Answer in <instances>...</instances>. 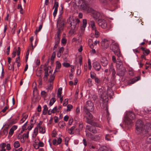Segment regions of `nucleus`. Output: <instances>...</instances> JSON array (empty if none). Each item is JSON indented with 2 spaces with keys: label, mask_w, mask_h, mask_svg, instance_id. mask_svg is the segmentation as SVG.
Here are the masks:
<instances>
[{
  "label": "nucleus",
  "mask_w": 151,
  "mask_h": 151,
  "mask_svg": "<svg viewBox=\"0 0 151 151\" xmlns=\"http://www.w3.org/2000/svg\"><path fill=\"white\" fill-rule=\"evenodd\" d=\"M123 149L125 150H129V144L126 142H124L123 143H122L121 145Z\"/></svg>",
  "instance_id": "16"
},
{
  "label": "nucleus",
  "mask_w": 151,
  "mask_h": 151,
  "mask_svg": "<svg viewBox=\"0 0 151 151\" xmlns=\"http://www.w3.org/2000/svg\"><path fill=\"white\" fill-rule=\"evenodd\" d=\"M42 24H43V23H42L39 26V27L38 30H37V29H36V30L35 32V34L36 35V36H37V33L38 32H39V31H40V30H41V29H42Z\"/></svg>",
  "instance_id": "26"
},
{
  "label": "nucleus",
  "mask_w": 151,
  "mask_h": 151,
  "mask_svg": "<svg viewBox=\"0 0 151 151\" xmlns=\"http://www.w3.org/2000/svg\"><path fill=\"white\" fill-rule=\"evenodd\" d=\"M58 2H57L56 0H55L53 9L54 7H55V9H58Z\"/></svg>",
  "instance_id": "43"
},
{
  "label": "nucleus",
  "mask_w": 151,
  "mask_h": 151,
  "mask_svg": "<svg viewBox=\"0 0 151 151\" xmlns=\"http://www.w3.org/2000/svg\"><path fill=\"white\" fill-rule=\"evenodd\" d=\"M99 26H101L102 28L105 29L107 26L106 22L105 20L103 19H99L96 22Z\"/></svg>",
  "instance_id": "8"
},
{
  "label": "nucleus",
  "mask_w": 151,
  "mask_h": 151,
  "mask_svg": "<svg viewBox=\"0 0 151 151\" xmlns=\"http://www.w3.org/2000/svg\"><path fill=\"white\" fill-rule=\"evenodd\" d=\"M14 146L15 148H17L19 147L20 144L18 141L15 142L14 144Z\"/></svg>",
  "instance_id": "31"
},
{
  "label": "nucleus",
  "mask_w": 151,
  "mask_h": 151,
  "mask_svg": "<svg viewBox=\"0 0 151 151\" xmlns=\"http://www.w3.org/2000/svg\"><path fill=\"white\" fill-rule=\"evenodd\" d=\"M146 142L148 144H151V135L148 136L146 139Z\"/></svg>",
  "instance_id": "24"
},
{
  "label": "nucleus",
  "mask_w": 151,
  "mask_h": 151,
  "mask_svg": "<svg viewBox=\"0 0 151 151\" xmlns=\"http://www.w3.org/2000/svg\"><path fill=\"white\" fill-rule=\"evenodd\" d=\"M135 126L136 132L137 134H139L140 133L141 129L143 128L144 124L141 120H139L137 121Z\"/></svg>",
  "instance_id": "6"
},
{
  "label": "nucleus",
  "mask_w": 151,
  "mask_h": 151,
  "mask_svg": "<svg viewBox=\"0 0 151 151\" xmlns=\"http://www.w3.org/2000/svg\"><path fill=\"white\" fill-rule=\"evenodd\" d=\"M96 126L87 125L86 126V129L89 131L93 133L96 134L97 131L96 129Z\"/></svg>",
  "instance_id": "9"
},
{
  "label": "nucleus",
  "mask_w": 151,
  "mask_h": 151,
  "mask_svg": "<svg viewBox=\"0 0 151 151\" xmlns=\"http://www.w3.org/2000/svg\"><path fill=\"white\" fill-rule=\"evenodd\" d=\"M67 111H70L71 109L73 108V106L71 104H68L67 106Z\"/></svg>",
  "instance_id": "40"
},
{
  "label": "nucleus",
  "mask_w": 151,
  "mask_h": 151,
  "mask_svg": "<svg viewBox=\"0 0 151 151\" xmlns=\"http://www.w3.org/2000/svg\"><path fill=\"white\" fill-rule=\"evenodd\" d=\"M28 137L29 135H27V134H23L22 137H21V139L22 140V139L23 141V142H24L25 141V140L24 139V137H26L27 139H28Z\"/></svg>",
  "instance_id": "36"
},
{
  "label": "nucleus",
  "mask_w": 151,
  "mask_h": 151,
  "mask_svg": "<svg viewBox=\"0 0 151 151\" xmlns=\"http://www.w3.org/2000/svg\"><path fill=\"white\" fill-rule=\"evenodd\" d=\"M90 138L91 139L94 141H96L97 140V139H96L95 137H94V135L92 134V136H91L90 137Z\"/></svg>",
  "instance_id": "52"
},
{
  "label": "nucleus",
  "mask_w": 151,
  "mask_h": 151,
  "mask_svg": "<svg viewBox=\"0 0 151 151\" xmlns=\"http://www.w3.org/2000/svg\"><path fill=\"white\" fill-rule=\"evenodd\" d=\"M42 70H38L37 73V76L40 77L42 74Z\"/></svg>",
  "instance_id": "51"
},
{
  "label": "nucleus",
  "mask_w": 151,
  "mask_h": 151,
  "mask_svg": "<svg viewBox=\"0 0 151 151\" xmlns=\"http://www.w3.org/2000/svg\"><path fill=\"white\" fill-rule=\"evenodd\" d=\"M101 44L103 49H106L109 47V41L106 39H104L101 42Z\"/></svg>",
  "instance_id": "10"
},
{
  "label": "nucleus",
  "mask_w": 151,
  "mask_h": 151,
  "mask_svg": "<svg viewBox=\"0 0 151 151\" xmlns=\"http://www.w3.org/2000/svg\"><path fill=\"white\" fill-rule=\"evenodd\" d=\"M64 22H61L57 23V26L58 27L59 25V27L58 30L60 29V31L61 32V30H63L64 26Z\"/></svg>",
  "instance_id": "19"
},
{
  "label": "nucleus",
  "mask_w": 151,
  "mask_h": 151,
  "mask_svg": "<svg viewBox=\"0 0 151 151\" xmlns=\"http://www.w3.org/2000/svg\"><path fill=\"white\" fill-rule=\"evenodd\" d=\"M6 146V144L4 143H3L0 145V147L2 148H4Z\"/></svg>",
  "instance_id": "56"
},
{
  "label": "nucleus",
  "mask_w": 151,
  "mask_h": 151,
  "mask_svg": "<svg viewBox=\"0 0 151 151\" xmlns=\"http://www.w3.org/2000/svg\"><path fill=\"white\" fill-rule=\"evenodd\" d=\"M22 118L21 120V121H22V123L27 118L28 115H27L25 114H23L22 116Z\"/></svg>",
  "instance_id": "28"
},
{
  "label": "nucleus",
  "mask_w": 151,
  "mask_h": 151,
  "mask_svg": "<svg viewBox=\"0 0 151 151\" xmlns=\"http://www.w3.org/2000/svg\"><path fill=\"white\" fill-rule=\"evenodd\" d=\"M87 24V21L86 19H84L83 21V25L82 27L84 29L86 26V25Z\"/></svg>",
  "instance_id": "33"
},
{
  "label": "nucleus",
  "mask_w": 151,
  "mask_h": 151,
  "mask_svg": "<svg viewBox=\"0 0 151 151\" xmlns=\"http://www.w3.org/2000/svg\"><path fill=\"white\" fill-rule=\"evenodd\" d=\"M55 78V76L53 74L51 75L50 76V78L49 79V82L50 83L52 82Z\"/></svg>",
  "instance_id": "45"
},
{
  "label": "nucleus",
  "mask_w": 151,
  "mask_h": 151,
  "mask_svg": "<svg viewBox=\"0 0 151 151\" xmlns=\"http://www.w3.org/2000/svg\"><path fill=\"white\" fill-rule=\"evenodd\" d=\"M112 63H111L109 67V71L110 73H112V76H113V78L114 79H115L116 78L115 74L116 73L114 69H113L112 68Z\"/></svg>",
  "instance_id": "17"
},
{
  "label": "nucleus",
  "mask_w": 151,
  "mask_h": 151,
  "mask_svg": "<svg viewBox=\"0 0 151 151\" xmlns=\"http://www.w3.org/2000/svg\"><path fill=\"white\" fill-rule=\"evenodd\" d=\"M57 106L55 107L51 111V112L52 113H55L57 110Z\"/></svg>",
  "instance_id": "57"
},
{
  "label": "nucleus",
  "mask_w": 151,
  "mask_h": 151,
  "mask_svg": "<svg viewBox=\"0 0 151 151\" xmlns=\"http://www.w3.org/2000/svg\"><path fill=\"white\" fill-rule=\"evenodd\" d=\"M70 24L71 25V26H73L74 28H75L76 27V22H71L70 23Z\"/></svg>",
  "instance_id": "61"
},
{
  "label": "nucleus",
  "mask_w": 151,
  "mask_h": 151,
  "mask_svg": "<svg viewBox=\"0 0 151 151\" xmlns=\"http://www.w3.org/2000/svg\"><path fill=\"white\" fill-rule=\"evenodd\" d=\"M88 83L89 85V86L92 85V80L91 78H88Z\"/></svg>",
  "instance_id": "48"
},
{
  "label": "nucleus",
  "mask_w": 151,
  "mask_h": 151,
  "mask_svg": "<svg viewBox=\"0 0 151 151\" xmlns=\"http://www.w3.org/2000/svg\"><path fill=\"white\" fill-rule=\"evenodd\" d=\"M61 33L60 29L58 30L56 35L55 36V42L60 43V36Z\"/></svg>",
  "instance_id": "13"
},
{
  "label": "nucleus",
  "mask_w": 151,
  "mask_h": 151,
  "mask_svg": "<svg viewBox=\"0 0 151 151\" xmlns=\"http://www.w3.org/2000/svg\"><path fill=\"white\" fill-rule=\"evenodd\" d=\"M22 147H20L17 150L16 149H14L13 150V151H22Z\"/></svg>",
  "instance_id": "64"
},
{
  "label": "nucleus",
  "mask_w": 151,
  "mask_h": 151,
  "mask_svg": "<svg viewBox=\"0 0 151 151\" xmlns=\"http://www.w3.org/2000/svg\"><path fill=\"white\" fill-rule=\"evenodd\" d=\"M56 69L57 68L59 69L60 68L61 66V64L60 63L59 61H57L56 62Z\"/></svg>",
  "instance_id": "42"
},
{
  "label": "nucleus",
  "mask_w": 151,
  "mask_h": 151,
  "mask_svg": "<svg viewBox=\"0 0 151 151\" xmlns=\"http://www.w3.org/2000/svg\"><path fill=\"white\" fill-rule=\"evenodd\" d=\"M137 79L134 78L130 82V83L132 84L134 83H135L136 81H138L140 79V77L139 76H138L137 77Z\"/></svg>",
  "instance_id": "25"
},
{
  "label": "nucleus",
  "mask_w": 151,
  "mask_h": 151,
  "mask_svg": "<svg viewBox=\"0 0 151 151\" xmlns=\"http://www.w3.org/2000/svg\"><path fill=\"white\" fill-rule=\"evenodd\" d=\"M150 51L149 50L147 49L145 50L144 52H143V53L144 54L145 53H146V55H148L150 53Z\"/></svg>",
  "instance_id": "54"
},
{
  "label": "nucleus",
  "mask_w": 151,
  "mask_h": 151,
  "mask_svg": "<svg viewBox=\"0 0 151 151\" xmlns=\"http://www.w3.org/2000/svg\"><path fill=\"white\" fill-rule=\"evenodd\" d=\"M94 80H95V83H97L98 84H100L101 83V81L97 77H96L94 79Z\"/></svg>",
  "instance_id": "44"
},
{
  "label": "nucleus",
  "mask_w": 151,
  "mask_h": 151,
  "mask_svg": "<svg viewBox=\"0 0 151 151\" xmlns=\"http://www.w3.org/2000/svg\"><path fill=\"white\" fill-rule=\"evenodd\" d=\"M49 76L48 74H45L43 78L44 81H46L48 78V76Z\"/></svg>",
  "instance_id": "55"
},
{
  "label": "nucleus",
  "mask_w": 151,
  "mask_h": 151,
  "mask_svg": "<svg viewBox=\"0 0 151 151\" xmlns=\"http://www.w3.org/2000/svg\"><path fill=\"white\" fill-rule=\"evenodd\" d=\"M124 67H123V65L121 61L119 62V63H116V68H117V70L119 69H121V68Z\"/></svg>",
  "instance_id": "22"
},
{
  "label": "nucleus",
  "mask_w": 151,
  "mask_h": 151,
  "mask_svg": "<svg viewBox=\"0 0 151 151\" xmlns=\"http://www.w3.org/2000/svg\"><path fill=\"white\" fill-rule=\"evenodd\" d=\"M86 132V136L87 137H89L92 136V134L89 132H87L86 131H85Z\"/></svg>",
  "instance_id": "50"
},
{
  "label": "nucleus",
  "mask_w": 151,
  "mask_h": 151,
  "mask_svg": "<svg viewBox=\"0 0 151 151\" xmlns=\"http://www.w3.org/2000/svg\"><path fill=\"white\" fill-rule=\"evenodd\" d=\"M56 100L55 98H52L50 100L49 105L50 106H51L55 102Z\"/></svg>",
  "instance_id": "30"
},
{
  "label": "nucleus",
  "mask_w": 151,
  "mask_h": 151,
  "mask_svg": "<svg viewBox=\"0 0 151 151\" xmlns=\"http://www.w3.org/2000/svg\"><path fill=\"white\" fill-rule=\"evenodd\" d=\"M43 109L42 111V114L44 115H46L47 113V111L48 110V108L47 106L45 105L44 106Z\"/></svg>",
  "instance_id": "23"
},
{
  "label": "nucleus",
  "mask_w": 151,
  "mask_h": 151,
  "mask_svg": "<svg viewBox=\"0 0 151 151\" xmlns=\"http://www.w3.org/2000/svg\"><path fill=\"white\" fill-rule=\"evenodd\" d=\"M126 71V69L125 68V67L122 68L121 69H119L117 70V75L121 76H124Z\"/></svg>",
  "instance_id": "12"
},
{
  "label": "nucleus",
  "mask_w": 151,
  "mask_h": 151,
  "mask_svg": "<svg viewBox=\"0 0 151 151\" xmlns=\"http://www.w3.org/2000/svg\"><path fill=\"white\" fill-rule=\"evenodd\" d=\"M110 49L112 50L118 57H119L121 55L120 51L118 45L117 43H115L112 44L110 45Z\"/></svg>",
  "instance_id": "5"
},
{
  "label": "nucleus",
  "mask_w": 151,
  "mask_h": 151,
  "mask_svg": "<svg viewBox=\"0 0 151 151\" xmlns=\"http://www.w3.org/2000/svg\"><path fill=\"white\" fill-rule=\"evenodd\" d=\"M3 132L4 135H7L8 133L7 129H4L3 131Z\"/></svg>",
  "instance_id": "62"
},
{
  "label": "nucleus",
  "mask_w": 151,
  "mask_h": 151,
  "mask_svg": "<svg viewBox=\"0 0 151 151\" xmlns=\"http://www.w3.org/2000/svg\"><path fill=\"white\" fill-rule=\"evenodd\" d=\"M68 100L67 99H65L64 100V102L63 104V105L64 106H66L68 104Z\"/></svg>",
  "instance_id": "49"
},
{
  "label": "nucleus",
  "mask_w": 151,
  "mask_h": 151,
  "mask_svg": "<svg viewBox=\"0 0 151 151\" xmlns=\"http://www.w3.org/2000/svg\"><path fill=\"white\" fill-rule=\"evenodd\" d=\"M113 0H99V1L100 2L104 4H106L107 3V2L109 1H112Z\"/></svg>",
  "instance_id": "41"
},
{
  "label": "nucleus",
  "mask_w": 151,
  "mask_h": 151,
  "mask_svg": "<svg viewBox=\"0 0 151 151\" xmlns=\"http://www.w3.org/2000/svg\"><path fill=\"white\" fill-rule=\"evenodd\" d=\"M35 84V87L34 88V90H33V97L34 98L35 97V92H36L37 94V93H38V92L37 91V89L36 87L37 84H36V82H34L33 83V84Z\"/></svg>",
  "instance_id": "21"
},
{
  "label": "nucleus",
  "mask_w": 151,
  "mask_h": 151,
  "mask_svg": "<svg viewBox=\"0 0 151 151\" xmlns=\"http://www.w3.org/2000/svg\"><path fill=\"white\" fill-rule=\"evenodd\" d=\"M89 23L91 25L92 29L93 30H94V31L95 30H97L95 26V22L93 21H91Z\"/></svg>",
  "instance_id": "20"
},
{
  "label": "nucleus",
  "mask_w": 151,
  "mask_h": 151,
  "mask_svg": "<svg viewBox=\"0 0 151 151\" xmlns=\"http://www.w3.org/2000/svg\"><path fill=\"white\" fill-rule=\"evenodd\" d=\"M20 57L19 56H18V57L16 58L15 60V62L17 63H20Z\"/></svg>",
  "instance_id": "60"
},
{
  "label": "nucleus",
  "mask_w": 151,
  "mask_h": 151,
  "mask_svg": "<svg viewBox=\"0 0 151 151\" xmlns=\"http://www.w3.org/2000/svg\"><path fill=\"white\" fill-rule=\"evenodd\" d=\"M14 130L12 129L11 128L10 129L9 132V135H12L14 133Z\"/></svg>",
  "instance_id": "59"
},
{
  "label": "nucleus",
  "mask_w": 151,
  "mask_h": 151,
  "mask_svg": "<svg viewBox=\"0 0 151 151\" xmlns=\"http://www.w3.org/2000/svg\"><path fill=\"white\" fill-rule=\"evenodd\" d=\"M62 65L65 67H68L70 66V65L68 63H63L62 64Z\"/></svg>",
  "instance_id": "47"
},
{
  "label": "nucleus",
  "mask_w": 151,
  "mask_h": 151,
  "mask_svg": "<svg viewBox=\"0 0 151 151\" xmlns=\"http://www.w3.org/2000/svg\"><path fill=\"white\" fill-rule=\"evenodd\" d=\"M75 128V126H73L71 127V128L69 129V131H70L69 132V133L70 134H73L74 133L73 132V131Z\"/></svg>",
  "instance_id": "38"
},
{
  "label": "nucleus",
  "mask_w": 151,
  "mask_h": 151,
  "mask_svg": "<svg viewBox=\"0 0 151 151\" xmlns=\"http://www.w3.org/2000/svg\"><path fill=\"white\" fill-rule=\"evenodd\" d=\"M39 128V131L40 133L42 134L44 133L45 132V127H40Z\"/></svg>",
  "instance_id": "39"
},
{
  "label": "nucleus",
  "mask_w": 151,
  "mask_h": 151,
  "mask_svg": "<svg viewBox=\"0 0 151 151\" xmlns=\"http://www.w3.org/2000/svg\"><path fill=\"white\" fill-rule=\"evenodd\" d=\"M17 122V119H12L9 122V124L10 125H12L14 124H15Z\"/></svg>",
  "instance_id": "35"
},
{
  "label": "nucleus",
  "mask_w": 151,
  "mask_h": 151,
  "mask_svg": "<svg viewBox=\"0 0 151 151\" xmlns=\"http://www.w3.org/2000/svg\"><path fill=\"white\" fill-rule=\"evenodd\" d=\"M62 88H60L58 90V93H57V96L58 97H59V96H61L62 93L61 91Z\"/></svg>",
  "instance_id": "37"
},
{
  "label": "nucleus",
  "mask_w": 151,
  "mask_h": 151,
  "mask_svg": "<svg viewBox=\"0 0 151 151\" xmlns=\"http://www.w3.org/2000/svg\"><path fill=\"white\" fill-rule=\"evenodd\" d=\"M64 22V20L62 19L61 14L59 15V17L57 22V23L61 22Z\"/></svg>",
  "instance_id": "27"
},
{
  "label": "nucleus",
  "mask_w": 151,
  "mask_h": 151,
  "mask_svg": "<svg viewBox=\"0 0 151 151\" xmlns=\"http://www.w3.org/2000/svg\"><path fill=\"white\" fill-rule=\"evenodd\" d=\"M90 12L93 14V17L96 22H97V21H98L99 19H101L100 18L101 16L99 13L94 11L92 8H90Z\"/></svg>",
  "instance_id": "7"
},
{
  "label": "nucleus",
  "mask_w": 151,
  "mask_h": 151,
  "mask_svg": "<svg viewBox=\"0 0 151 151\" xmlns=\"http://www.w3.org/2000/svg\"><path fill=\"white\" fill-rule=\"evenodd\" d=\"M17 55L18 56H19V55L20 53V47H18L17 48Z\"/></svg>",
  "instance_id": "58"
},
{
  "label": "nucleus",
  "mask_w": 151,
  "mask_h": 151,
  "mask_svg": "<svg viewBox=\"0 0 151 151\" xmlns=\"http://www.w3.org/2000/svg\"><path fill=\"white\" fill-rule=\"evenodd\" d=\"M86 122L91 124V125L93 126H96L97 127H99V125L96 122H93V121L91 120L89 118H86Z\"/></svg>",
  "instance_id": "15"
},
{
  "label": "nucleus",
  "mask_w": 151,
  "mask_h": 151,
  "mask_svg": "<svg viewBox=\"0 0 151 151\" xmlns=\"http://www.w3.org/2000/svg\"><path fill=\"white\" fill-rule=\"evenodd\" d=\"M135 118V115L133 112L132 111L127 112L124 120L125 124L127 125H131L132 123V120Z\"/></svg>",
  "instance_id": "3"
},
{
  "label": "nucleus",
  "mask_w": 151,
  "mask_h": 151,
  "mask_svg": "<svg viewBox=\"0 0 151 151\" xmlns=\"http://www.w3.org/2000/svg\"><path fill=\"white\" fill-rule=\"evenodd\" d=\"M65 125V123L63 121H60L58 123V126L60 128H62Z\"/></svg>",
  "instance_id": "29"
},
{
  "label": "nucleus",
  "mask_w": 151,
  "mask_h": 151,
  "mask_svg": "<svg viewBox=\"0 0 151 151\" xmlns=\"http://www.w3.org/2000/svg\"><path fill=\"white\" fill-rule=\"evenodd\" d=\"M38 128L37 127L35 128L34 131V133H35V135H33V137H35L37 136V134L38 132Z\"/></svg>",
  "instance_id": "32"
},
{
  "label": "nucleus",
  "mask_w": 151,
  "mask_h": 151,
  "mask_svg": "<svg viewBox=\"0 0 151 151\" xmlns=\"http://www.w3.org/2000/svg\"><path fill=\"white\" fill-rule=\"evenodd\" d=\"M90 0H79L78 4H81L80 5V8L83 10H87L88 12H90V8L88 6V2H89Z\"/></svg>",
  "instance_id": "4"
},
{
  "label": "nucleus",
  "mask_w": 151,
  "mask_h": 151,
  "mask_svg": "<svg viewBox=\"0 0 151 151\" xmlns=\"http://www.w3.org/2000/svg\"><path fill=\"white\" fill-rule=\"evenodd\" d=\"M100 106L102 108H105L107 114L106 117L108 119L109 116V112L108 108V99L107 96H103V95L101 96V98L100 99Z\"/></svg>",
  "instance_id": "2"
},
{
  "label": "nucleus",
  "mask_w": 151,
  "mask_h": 151,
  "mask_svg": "<svg viewBox=\"0 0 151 151\" xmlns=\"http://www.w3.org/2000/svg\"><path fill=\"white\" fill-rule=\"evenodd\" d=\"M59 43L55 42V45L54 46L53 50L55 51H56V48L58 47Z\"/></svg>",
  "instance_id": "34"
},
{
  "label": "nucleus",
  "mask_w": 151,
  "mask_h": 151,
  "mask_svg": "<svg viewBox=\"0 0 151 151\" xmlns=\"http://www.w3.org/2000/svg\"><path fill=\"white\" fill-rule=\"evenodd\" d=\"M7 150H10L11 149L10 145L9 144H7L6 145Z\"/></svg>",
  "instance_id": "63"
},
{
  "label": "nucleus",
  "mask_w": 151,
  "mask_h": 151,
  "mask_svg": "<svg viewBox=\"0 0 151 151\" xmlns=\"http://www.w3.org/2000/svg\"><path fill=\"white\" fill-rule=\"evenodd\" d=\"M44 70L45 71V74H48V68L47 66L44 67Z\"/></svg>",
  "instance_id": "53"
},
{
  "label": "nucleus",
  "mask_w": 151,
  "mask_h": 151,
  "mask_svg": "<svg viewBox=\"0 0 151 151\" xmlns=\"http://www.w3.org/2000/svg\"><path fill=\"white\" fill-rule=\"evenodd\" d=\"M148 131L145 129L144 128H143L142 129H141L140 131V133L139 134H140L142 136H143L144 137L147 136L148 135Z\"/></svg>",
  "instance_id": "14"
},
{
  "label": "nucleus",
  "mask_w": 151,
  "mask_h": 151,
  "mask_svg": "<svg viewBox=\"0 0 151 151\" xmlns=\"http://www.w3.org/2000/svg\"><path fill=\"white\" fill-rule=\"evenodd\" d=\"M83 110L85 114L87 115L90 118H92L93 116L90 113V112H92L94 109L93 104L90 101H88L86 102L85 106L83 107Z\"/></svg>",
  "instance_id": "1"
},
{
  "label": "nucleus",
  "mask_w": 151,
  "mask_h": 151,
  "mask_svg": "<svg viewBox=\"0 0 151 151\" xmlns=\"http://www.w3.org/2000/svg\"><path fill=\"white\" fill-rule=\"evenodd\" d=\"M101 63L103 66H106L108 64V61L105 57H103L101 60Z\"/></svg>",
  "instance_id": "18"
},
{
  "label": "nucleus",
  "mask_w": 151,
  "mask_h": 151,
  "mask_svg": "<svg viewBox=\"0 0 151 151\" xmlns=\"http://www.w3.org/2000/svg\"><path fill=\"white\" fill-rule=\"evenodd\" d=\"M92 65L94 69L97 71H99L101 68L100 63L97 62H94Z\"/></svg>",
  "instance_id": "11"
},
{
  "label": "nucleus",
  "mask_w": 151,
  "mask_h": 151,
  "mask_svg": "<svg viewBox=\"0 0 151 151\" xmlns=\"http://www.w3.org/2000/svg\"><path fill=\"white\" fill-rule=\"evenodd\" d=\"M95 36L96 38H98L99 36V31H98L97 30H95L94 31Z\"/></svg>",
  "instance_id": "46"
}]
</instances>
